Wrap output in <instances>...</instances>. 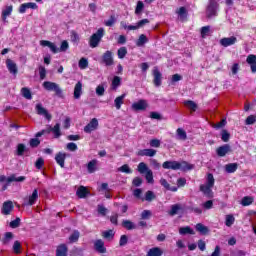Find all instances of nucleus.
Listing matches in <instances>:
<instances>
[{"instance_id":"1a4fd4ad","label":"nucleus","mask_w":256,"mask_h":256,"mask_svg":"<svg viewBox=\"0 0 256 256\" xmlns=\"http://www.w3.org/2000/svg\"><path fill=\"white\" fill-rule=\"evenodd\" d=\"M148 107L149 104L145 99H140L132 104L133 111H146Z\"/></svg>"},{"instance_id":"f3484780","label":"nucleus","mask_w":256,"mask_h":256,"mask_svg":"<svg viewBox=\"0 0 256 256\" xmlns=\"http://www.w3.org/2000/svg\"><path fill=\"white\" fill-rule=\"evenodd\" d=\"M137 155L139 157H155V155H157V150L155 149H142V150H139Z\"/></svg>"},{"instance_id":"b1692460","label":"nucleus","mask_w":256,"mask_h":256,"mask_svg":"<svg viewBox=\"0 0 256 256\" xmlns=\"http://www.w3.org/2000/svg\"><path fill=\"white\" fill-rule=\"evenodd\" d=\"M83 94V83L78 81L74 87V99H81V95Z\"/></svg>"},{"instance_id":"4468645a","label":"nucleus","mask_w":256,"mask_h":256,"mask_svg":"<svg viewBox=\"0 0 256 256\" xmlns=\"http://www.w3.org/2000/svg\"><path fill=\"white\" fill-rule=\"evenodd\" d=\"M47 134L49 135V133H54V137L55 139H59V137H61V124L57 123L55 124L54 127L49 126L46 129Z\"/></svg>"},{"instance_id":"39448f33","label":"nucleus","mask_w":256,"mask_h":256,"mask_svg":"<svg viewBox=\"0 0 256 256\" xmlns=\"http://www.w3.org/2000/svg\"><path fill=\"white\" fill-rule=\"evenodd\" d=\"M43 88L46 91H54L56 95H61L63 93V90L59 87V84L51 81H45L42 84Z\"/></svg>"},{"instance_id":"c85d7f7f","label":"nucleus","mask_w":256,"mask_h":256,"mask_svg":"<svg viewBox=\"0 0 256 256\" xmlns=\"http://www.w3.org/2000/svg\"><path fill=\"white\" fill-rule=\"evenodd\" d=\"M146 256H163V250L159 247L150 248Z\"/></svg>"},{"instance_id":"6ab92c4d","label":"nucleus","mask_w":256,"mask_h":256,"mask_svg":"<svg viewBox=\"0 0 256 256\" xmlns=\"http://www.w3.org/2000/svg\"><path fill=\"white\" fill-rule=\"evenodd\" d=\"M40 45L42 47H49V49L52 51V53H59V48H57V45L55 43L49 41V40H42L40 41Z\"/></svg>"},{"instance_id":"aec40b11","label":"nucleus","mask_w":256,"mask_h":256,"mask_svg":"<svg viewBox=\"0 0 256 256\" xmlns=\"http://www.w3.org/2000/svg\"><path fill=\"white\" fill-rule=\"evenodd\" d=\"M213 186H209V185H204V184H201L200 185V191L206 196L208 197L209 199H212L213 197Z\"/></svg>"},{"instance_id":"3c124183","label":"nucleus","mask_w":256,"mask_h":256,"mask_svg":"<svg viewBox=\"0 0 256 256\" xmlns=\"http://www.w3.org/2000/svg\"><path fill=\"white\" fill-rule=\"evenodd\" d=\"M118 171H120L121 173H126L127 175H131V173H133V170H131V168L127 164L119 167Z\"/></svg>"},{"instance_id":"ea45409f","label":"nucleus","mask_w":256,"mask_h":256,"mask_svg":"<svg viewBox=\"0 0 256 256\" xmlns=\"http://www.w3.org/2000/svg\"><path fill=\"white\" fill-rule=\"evenodd\" d=\"M179 233L180 235H195V231H193L189 226L181 227L179 229Z\"/></svg>"},{"instance_id":"a211bd4d","label":"nucleus","mask_w":256,"mask_h":256,"mask_svg":"<svg viewBox=\"0 0 256 256\" xmlns=\"http://www.w3.org/2000/svg\"><path fill=\"white\" fill-rule=\"evenodd\" d=\"M236 43H237V37L235 36L222 38L220 40V45H222V47H231V45H235Z\"/></svg>"},{"instance_id":"0eeeda50","label":"nucleus","mask_w":256,"mask_h":256,"mask_svg":"<svg viewBox=\"0 0 256 256\" xmlns=\"http://www.w3.org/2000/svg\"><path fill=\"white\" fill-rule=\"evenodd\" d=\"M99 129V120L97 118H92L90 122L84 127V133L91 134L93 131Z\"/></svg>"},{"instance_id":"0e129e2a","label":"nucleus","mask_w":256,"mask_h":256,"mask_svg":"<svg viewBox=\"0 0 256 256\" xmlns=\"http://www.w3.org/2000/svg\"><path fill=\"white\" fill-rule=\"evenodd\" d=\"M39 75H40L41 81H43V79L47 77V69H45L44 66H39Z\"/></svg>"},{"instance_id":"bb28decb","label":"nucleus","mask_w":256,"mask_h":256,"mask_svg":"<svg viewBox=\"0 0 256 256\" xmlns=\"http://www.w3.org/2000/svg\"><path fill=\"white\" fill-rule=\"evenodd\" d=\"M89 193V190L85 186H80L76 191V195L79 199H85V197H87Z\"/></svg>"},{"instance_id":"c756f323","label":"nucleus","mask_w":256,"mask_h":256,"mask_svg":"<svg viewBox=\"0 0 256 256\" xmlns=\"http://www.w3.org/2000/svg\"><path fill=\"white\" fill-rule=\"evenodd\" d=\"M122 227L127 229V231H133V229H137V226L131 220H123Z\"/></svg>"},{"instance_id":"a18cd8bd","label":"nucleus","mask_w":256,"mask_h":256,"mask_svg":"<svg viewBox=\"0 0 256 256\" xmlns=\"http://www.w3.org/2000/svg\"><path fill=\"white\" fill-rule=\"evenodd\" d=\"M143 9H145V4L143 1H138L135 8V15H141V13H143Z\"/></svg>"},{"instance_id":"f704fd0d","label":"nucleus","mask_w":256,"mask_h":256,"mask_svg":"<svg viewBox=\"0 0 256 256\" xmlns=\"http://www.w3.org/2000/svg\"><path fill=\"white\" fill-rule=\"evenodd\" d=\"M87 171L88 173H95V171H97V160H91L90 162H88L87 164Z\"/></svg>"},{"instance_id":"cd10ccee","label":"nucleus","mask_w":256,"mask_h":256,"mask_svg":"<svg viewBox=\"0 0 256 256\" xmlns=\"http://www.w3.org/2000/svg\"><path fill=\"white\" fill-rule=\"evenodd\" d=\"M68 252L69 248L67 247V244H60L56 249V256H67Z\"/></svg>"},{"instance_id":"de8ad7c7","label":"nucleus","mask_w":256,"mask_h":256,"mask_svg":"<svg viewBox=\"0 0 256 256\" xmlns=\"http://www.w3.org/2000/svg\"><path fill=\"white\" fill-rule=\"evenodd\" d=\"M79 69H87L89 67V60L87 58H81L78 62Z\"/></svg>"},{"instance_id":"2eb2a0df","label":"nucleus","mask_w":256,"mask_h":256,"mask_svg":"<svg viewBox=\"0 0 256 256\" xmlns=\"http://www.w3.org/2000/svg\"><path fill=\"white\" fill-rule=\"evenodd\" d=\"M36 112L38 115H43L48 121H51V114L43 107V104L38 103L36 104Z\"/></svg>"},{"instance_id":"72a5a7b5","label":"nucleus","mask_w":256,"mask_h":256,"mask_svg":"<svg viewBox=\"0 0 256 256\" xmlns=\"http://www.w3.org/2000/svg\"><path fill=\"white\" fill-rule=\"evenodd\" d=\"M177 15L180 17L181 21H185V19H187V8H185V6L180 7L177 11H176Z\"/></svg>"},{"instance_id":"423d86ee","label":"nucleus","mask_w":256,"mask_h":256,"mask_svg":"<svg viewBox=\"0 0 256 256\" xmlns=\"http://www.w3.org/2000/svg\"><path fill=\"white\" fill-rule=\"evenodd\" d=\"M101 63H103L106 67H112V65H115V60L113 59V53L111 50H107L103 53Z\"/></svg>"},{"instance_id":"4c0bfd02","label":"nucleus","mask_w":256,"mask_h":256,"mask_svg":"<svg viewBox=\"0 0 256 256\" xmlns=\"http://www.w3.org/2000/svg\"><path fill=\"white\" fill-rule=\"evenodd\" d=\"M103 239H107L108 241H111L115 238V232L113 230H106L102 232Z\"/></svg>"},{"instance_id":"a878e982","label":"nucleus","mask_w":256,"mask_h":256,"mask_svg":"<svg viewBox=\"0 0 256 256\" xmlns=\"http://www.w3.org/2000/svg\"><path fill=\"white\" fill-rule=\"evenodd\" d=\"M37 199H39V190L34 189L32 195L29 196L26 205H29L30 207L33 206L34 203H37Z\"/></svg>"},{"instance_id":"7ed1b4c3","label":"nucleus","mask_w":256,"mask_h":256,"mask_svg":"<svg viewBox=\"0 0 256 256\" xmlns=\"http://www.w3.org/2000/svg\"><path fill=\"white\" fill-rule=\"evenodd\" d=\"M105 35V29L99 28L96 33L92 34L89 40V45L92 49L95 47H99V43H101V39Z\"/></svg>"},{"instance_id":"5701e85b","label":"nucleus","mask_w":256,"mask_h":256,"mask_svg":"<svg viewBox=\"0 0 256 256\" xmlns=\"http://www.w3.org/2000/svg\"><path fill=\"white\" fill-rule=\"evenodd\" d=\"M179 213H183V207H181V204H174L171 206L168 215L175 217V215H179Z\"/></svg>"},{"instance_id":"ddd939ff","label":"nucleus","mask_w":256,"mask_h":256,"mask_svg":"<svg viewBox=\"0 0 256 256\" xmlns=\"http://www.w3.org/2000/svg\"><path fill=\"white\" fill-rule=\"evenodd\" d=\"M227 153H231V145L229 144H224L216 149V154L218 157H225Z\"/></svg>"},{"instance_id":"338daca9","label":"nucleus","mask_w":256,"mask_h":256,"mask_svg":"<svg viewBox=\"0 0 256 256\" xmlns=\"http://www.w3.org/2000/svg\"><path fill=\"white\" fill-rule=\"evenodd\" d=\"M43 165H45V160L42 157L38 158L35 162L36 169H43Z\"/></svg>"},{"instance_id":"052dcab7","label":"nucleus","mask_w":256,"mask_h":256,"mask_svg":"<svg viewBox=\"0 0 256 256\" xmlns=\"http://www.w3.org/2000/svg\"><path fill=\"white\" fill-rule=\"evenodd\" d=\"M145 179L147 181V183H154L155 180L153 179V171L152 170H148L145 173Z\"/></svg>"},{"instance_id":"2f4dec72","label":"nucleus","mask_w":256,"mask_h":256,"mask_svg":"<svg viewBox=\"0 0 256 256\" xmlns=\"http://www.w3.org/2000/svg\"><path fill=\"white\" fill-rule=\"evenodd\" d=\"M13 237H15L13 235V232H6L4 234V237L1 240L2 245H9L11 243Z\"/></svg>"},{"instance_id":"c9c22d12","label":"nucleus","mask_w":256,"mask_h":256,"mask_svg":"<svg viewBox=\"0 0 256 256\" xmlns=\"http://www.w3.org/2000/svg\"><path fill=\"white\" fill-rule=\"evenodd\" d=\"M125 97H126V95L122 94L115 98L114 105H115L116 109H118V110L121 109V105H123Z\"/></svg>"},{"instance_id":"69168bd1","label":"nucleus","mask_w":256,"mask_h":256,"mask_svg":"<svg viewBox=\"0 0 256 256\" xmlns=\"http://www.w3.org/2000/svg\"><path fill=\"white\" fill-rule=\"evenodd\" d=\"M155 199V193L151 190H148L145 194V201H153Z\"/></svg>"},{"instance_id":"e433bc0d","label":"nucleus","mask_w":256,"mask_h":256,"mask_svg":"<svg viewBox=\"0 0 256 256\" xmlns=\"http://www.w3.org/2000/svg\"><path fill=\"white\" fill-rule=\"evenodd\" d=\"M150 170L151 169H149L145 162H140L137 166V171H139L141 175H145V173H147Z\"/></svg>"},{"instance_id":"f03ea898","label":"nucleus","mask_w":256,"mask_h":256,"mask_svg":"<svg viewBox=\"0 0 256 256\" xmlns=\"http://www.w3.org/2000/svg\"><path fill=\"white\" fill-rule=\"evenodd\" d=\"M27 179V177L25 176H19L17 177L16 174H11L8 178L5 175H0V183H6L2 185V191H7L9 185H11V183L16 182V183H23V181H25Z\"/></svg>"},{"instance_id":"774afa93","label":"nucleus","mask_w":256,"mask_h":256,"mask_svg":"<svg viewBox=\"0 0 256 256\" xmlns=\"http://www.w3.org/2000/svg\"><path fill=\"white\" fill-rule=\"evenodd\" d=\"M256 122V114L255 115H250L246 118V125H253Z\"/></svg>"},{"instance_id":"09e8293b","label":"nucleus","mask_w":256,"mask_h":256,"mask_svg":"<svg viewBox=\"0 0 256 256\" xmlns=\"http://www.w3.org/2000/svg\"><path fill=\"white\" fill-rule=\"evenodd\" d=\"M184 105L189 107L192 111H197V103H195L193 100L184 101Z\"/></svg>"},{"instance_id":"dca6fc26","label":"nucleus","mask_w":256,"mask_h":256,"mask_svg":"<svg viewBox=\"0 0 256 256\" xmlns=\"http://www.w3.org/2000/svg\"><path fill=\"white\" fill-rule=\"evenodd\" d=\"M67 159V153L58 152L55 155V161L62 169L65 167V160Z\"/></svg>"},{"instance_id":"79ce46f5","label":"nucleus","mask_w":256,"mask_h":256,"mask_svg":"<svg viewBox=\"0 0 256 256\" xmlns=\"http://www.w3.org/2000/svg\"><path fill=\"white\" fill-rule=\"evenodd\" d=\"M148 41L149 39H147V36L145 34H141L136 41V45L137 47H143V45H145V43H148Z\"/></svg>"},{"instance_id":"20e7f679","label":"nucleus","mask_w":256,"mask_h":256,"mask_svg":"<svg viewBox=\"0 0 256 256\" xmlns=\"http://www.w3.org/2000/svg\"><path fill=\"white\" fill-rule=\"evenodd\" d=\"M218 9L219 3L215 0H210L206 8V15L208 19H211V17H216Z\"/></svg>"},{"instance_id":"6e6552de","label":"nucleus","mask_w":256,"mask_h":256,"mask_svg":"<svg viewBox=\"0 0 256 256\" xmlns=\"http://www.w3.org/2000/svg\"><path fill=\"white\" fill-rule=\"evenodd\" d=\"M94 250L96 253H99L100 255H105L107 253V247H105V241L102 239H97L94 241Z\"/></svg>"},{"instance_id":"9d476101","label":"nucleus","mask_w":256,"mask_h":256,"mask_svg":"<svg viewBox=\"0 0 256 256\" xmlns=\"http://www.w3.org/2000/svg\"><path fill=\"white\" fill-rule=\"evenodd\" d=\"M13 209H15L13 201L8 200L3 203L1 213L2 215H11V211H13Z\"/></svg>"},{"instance_id":"c03bdc74","label":"nucleus","mask_w":256,"mask_h":256,"mask_svg":"<svg viewBox=\"0 0 256 256\" xmlns=\"http://www.w3.org/2000/svg\"><path fill=\"white\" fill-rule=\"evenodd\" d=\"M120 26L122 27V29H127L128 31H136V29H139L136 25H127V22L125 21H121L120 22Z\"/></svg>"},{"instance_id":"5fc2aeb1","label":"nucleus","mask_w":256,"mask_h":256,"mask_svg":"<svg viewBox=\"0 0 256 256\" xmlns=\"http://www.w3.org/2000/svg\"><path fill=\"white\" fill-rule=\"evenodd\" d=\"M67 49H69V42H67V40H63L60 48H58V53H65Z\"/></svg>"},{"instance_id":"6e6d98bb","label":"nucleus","mask_w":256,"mask_h":256,"mask_svg":"<svg viewBox=\"0 0 256 256\" xmlns=\"http://www.w3.org/2000/svg\"><path fill=\"white\" fill-rule=\"evenodd\" d=\"M206 185H208L209 187H214L215 186V177H213V174L208 173L207 180H206Z\"/></svg>"},{"instance_id":"9b49d317","label":"nucleus","mask_w":256,"mask_h":256,"mask_svg":"<svg viewBox=\"0 0 256 256\" xmlns=\"http://www.w3.org/2000/svg\"><path fill=\"white\" fill-rule=\"evenodd\" d=\"M153 83L155 87H161L162 79H163V74H161V71H159V68L155 67L153 69Z\"/></svg>"},{"instance_id":"49530a36","label":"nucleus","mask_w":256,"mask_h":256,"mask_svg":"<svg viewBox=\"0 0 256 256\" xmlns=\"http://www.w3.org/2000/svg\"><path fill=\"white\" fill-rule=\"evenodd\" d=\"M252 204H253V197L245 196L242 198L241 205H243V207H249V205H252Z\"/></svg>"},{"instance_id":"f257e3e1","label":"nucleus","mask_w":256,"mask_h":256,"mask_svg":"<svg viewBox=\"0 0 256 256\" xmlns=\"http://www.w3.org/2000/svg\"><path fill=\"white\" fill-rule=\"evenodd\" d=\"M163 169H171L172 171H183L186 173V171H193L195 169V165L189 164L187 161H165L162 164Z\"/></svg>"},{"instance_id":"4d7b16f0","label":"nucleus","mask_w":256,"mask_h":256,"mask_svg":"<svg viewBox=\"0 0 256 256\" xmlns=\"http://www.w3.org/2000/svg\"><path fill=\"white\" fill-rule=\"evenodd\" d=\"M13 251L16 255L21 254V242L19 240H16L13 244Z\"/></svg>"},{"instance_id":"bf43d9fd","label":"nucleus","mask_w":256,"mask_h":256,"mask_svg":"<svg viewBox=\"0 0 256 256\" xmlns=\"http://www.w3.org/2000/svg\"><path fill=\"white\" fill-rule=\"evenodd\" d=\"M127 55V47H121L118 49V59H125Z\"/></svg>"},{"instance_id":"37998d69","label":"nucleus","mask_w":256,"mask_h":256,"mask_svg":"<svg viewBox=\"0 0 256 256\" xmlns=\"http://www.w3.org/2000/svg\"><path fill=\"white\" fill-rule=\"evenodd\" d=\"M229 139H231V133L229 131L222 129L221 131V140L223 143H229Z\"/></svg>"},{"instance_id":"7c9ffc66","label":"nucleus","mask_w":256,"mask_h":256,"mask_svg":"<svg viewBox=\"0 0 256 256\" xmlns=\"http://www.w3.org/2000/svg\"><path fill=\"white\" fill-rule=\"evenodd\" d=\"M20 93H21L22 97H24V99H28L29 101H31V99H33V94L31 93V89H29L27 87L21 88Z\"/></svg>"},{"instance_id":"e2e57ef3","label":"nucleus","mask_w":256,"mask_h":256,"mask_svg":"<svg viewBox=\"0 0 256 256\" xmlns=\"http://www.w3.org/2000/svg\"><path fill=\"white\" fill-rule=\"evenodd\" d=\"M119 85H121V77L114 76V78L112 80V87H113V89H117V87H119Z\"/></svg>"},{"instance_id":"f8f14e48","label":"nucleus","mask_w":256,"mask_h":256,"mask_svg":"<svg viewBox=\"0 0 256 256\" xmlns=\"http://www.w3.org/2000/svg\"><path fill=\"white\" fill-rule=\"evenodd\" d=\"M27 9H39V6L37 5V3L34 2H28V3H23L20 5L18 11L19 13L23 14L27 12Z\"/></svg>"},{"instance_id":"412c9836","label":"nucleus","mask_w":256,"mask_h":256,"mask_svg":"<svg viewBox=\"0 0 256 256\" xmlns=\"http://www.w3.org/2000/svg\"><path fill=\"white\" fill-rule=\"evenodd\" d=\"M6 67L9 73H12V75H17V73H19V70L17 69V64L11 59L6 60Z\"/></svg>"},{"instance_id":"473e14b6","label":"nucleus","mask_w":256,"mask_h":256,"mask_svg":"<svg viewBox=\"0 0 256 256\" xmlns=\"http://www.w3.org/2000/svg\"><path fill=\"white\" fill-rule=\"evenodd\" d=\"M239 169V164L237 163H229L225 165L226 173H235Z\"/></svg>"},{"instance_id":"393cba45","label":"nucleus","mask_w":256,"mask_h":256,"mask_svg":"<svg viewBox=\"0 0 256 256\" xmlns=\"http://www.w3.org/2000/svg\"><path fill=\"white\" fill-rule=\"evenodd\" d=\"M195 229L200 235H209L210 231L209 227L203 225V223H197Z\"/></svg>"},{"instance_id":"4be33fe9","label":"nucleus","mask_w":256,"mask_h":256,"mask_svg":"<svg viewBox=\"0 0 256 256\" xmlns=\"http://www.w3.org/2000/svg\"><path fill=\"white\" fill-rule=\"evenodd\" d=\"M246 63L250 65V69L252 73H256V55L250 54L247 56Z\"/></svg>"},{"instance_id":"864d4df0","label":"nucleus","mask_w":256,"mask_h":256,"mask_svg":"<svg viewBox=\"0 0 256 256\" xmlns=\"http://www.w3.org/2000/svg\"><path fill=\"white\" fill-rule=\"evenodd\" d=\"M25 151H27V147L25 146V144L20 143L17 145V155L19 157L23 156V153H25Z\"/></svg>"},{"instance_id":"58836bf2","label":"nucleus","mask_w":256,"mask_h":256,"mask_svg":"<svg viewBox=\"0 0 256 256\" xmlns=\"http://www.w3.org/2000/svg\"><path fill=\"white\" fill-rule=\"evenodd\" d=\"M13 13V5L6 6V8L2 11V19L5 21Z\"/></svg>"},{"instance_id":"a19ab883","label":"nucleus","mask_w":256,"mask_h":256,"mask_svg":"<svg viewBox=\"0 0 256 256\" xmlns=\"http://www.w3.org/2000/svg\"><path fill=\"white\" fill-rule=\"evenodd\" d=\"M79 237H81L79 230H74L73 233L69 236V241L71 243H77V241H79Z\"/></svg>"},{"instance_id":"680f3d73","label":"nucleus","mask_w":256,"mask_h":256,"mask_svg":"<svg viewBox=\"0 0 256 256\" xmlns=\"http://www.w3.org/2000/svg\"><path fill=\"white\" fill-rule=\"evenodd\" d=\"M127 243H129V237L124 234L120 237L119 246L120 247H125V245H127Z\"/></svg>"},{"instance_id":"603ef678","label":"nucleus","mask_w":256,"mask_h":256,"mask_svg":"<svg viewBox=\"0 0 256 256\" xmlns=\"http://www.w3.org/2000/svg\"><path fill=\"white\" fill-rule=\"evenodd\" d=\"M233 223H235V216L234 215H227L225 220L226 227H232Z\"/></svg>"},{"instance_id":"8fccbe9b","label":"nucleus","mask_w":256,"mask_h":256,"mask_svg":"<svg viewBox=\"0 0 256 256\" xmlns=\"http://www.w3.org/2000/svg\"><path fill=\"white\" fill-rule=\"evenodd\" d=\"M176 133H177L179 139H181L182 141L187 140V132H185V130H183V128H178L176 130Z\"/></svg>"},{"instance_id":"13d9d810","label":"nucleus","mask_w":256,"mask_h":256,"mask_svg":"<svg viewBox=\"0 0 256 256\" xmlns=\"http://www.w3.org/2000/svg\"><path fill=\"white\" fill-rule=\"evenodd\" d=\"M29 145L32 149H35V147H39V145H41V140H39V138H31Z\"/></svg>"}]
</instances>
